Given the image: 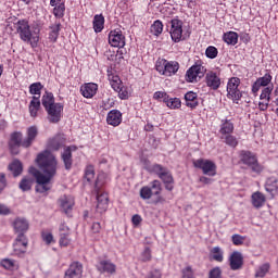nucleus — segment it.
<instances>
[{"label": "nucleus", "instance_id": "nucleus-56", "mask_svg": "<svg viewBox=\"0 0 278 278\" xmlns=\"http://www.w3.org/2000/svg\"><path fill=\"white\" fill-rule=\"evenodd\" d=\"M232 243L236 247H240L242 244H244V237L240 236V235H232Z\"/></svg>", "mask_w": 278, "mask_h": 278}, {"label": "nucleus", "instance_id": "nucleus-36", "mask_svg": "<svg viewBox=\"0 0 278 278\" xmlns=\"http://www.w3.org/2000/svg\"><path fill=\"white\" fill-rule=\"evenodd\" d=\"M223 38L227 45H232V46L238 45V34L235 31H229V33L224 34Z\"/></svg>", "mask_w": 278, "mask_h": 278}, {"label": "nucleus", "instance_id": "nucleus-55", "mask_svg": "<svg viewBox=\"0 0 278 278\" xmlns=\"http://www.w3.org/2000/svg\"><path fill=\"white\" fill-rule=\"evenodd\" d=\"M115 92H118L119 99H129V91H127V87H124L123 85L118 90H115Z\"/></svg>", "mask_w": 278, "mask_h": 278}, {"label": "nucleus", "instance_id": "nucleus-43", "mask_svg": "<svg viewBox=\"0 0 278 278\" xmlns=\"http://www.w3.org/2000/svg\"><path fill=\"white\" fill-rule=\"evenodd\" d=\"M270 270V264L265 263L258 267L256 270L255 277H266V274Z\"/></svg>", "mask_w": 278, "mask_h": 278}, {"label": "nucleus", "instance_id": "nucleus-40", "mask_svg": "<svg viewBox=\"0 0 278 278\" xmlns=\"http://www.w3.org/2000/svg\"><path fill=\"white\" fill-rule=\"evenodd\" d=\"M61 147L62 141L58 137L50 139L48 142V149H51V151H60Z\"/></svg>", "mask_w": 278, "mask_h": 278}, {"label": "nucleus", "instance_id": "nucleus-64", "mask_svg": "<svg viewBox=\"0 0 278 278\" xmlns=\"http://www.w3.org/2000/svg\"><path fill=\"white\" fill-rule=\"evenodd\" d=\"M91 229L93 233H99L101 231V224L100 223H93L91 226Z\"/></svg>", "mask_w": 278, "mask_h": 278}, {"label": "nucleus", "instance_id": "nucleus-9", "mask_svg": "<svg viewBox=\"0 0 278 278\" xmlns=\"http://www.w3.org/2000/svg\"><path fill=\"white\" fill-rule=\"evenodd\" d=\"M29 241L25 235H17L15 242L13 243V252L12 255L16 257H24L27 253V247Z\"/></svg>", "mask_w": 278, "mask_h": 278}, {"label": "nucleus", "instance_id": "nucleus-42", "mask_svg": "<svg viewBox=\"0 0 278 278\" xmlns=\"http://www.w3.org/2000/svg\"><path fill=\"white\" fill-rule=\"evenodd\" d=\"M64 12H66V7L64 5V3H60L53 9V14L56 18H63Z\"/></svg>", "mask_w": 278, "mask_h": 278}, {"label": "nucleus", "instance_id": "nucleus-23", "mask_svg": "<svg viewBox=\"0 0 278 278\" xmlns=\"http://www.w3.org/2000/svg\"><path fill=\"white\" fill-rule=\"evenodd\" d=\"M73 151H75V147H67L62 153L61 157L66 170H71L73 166Z\"/></svg>", "mask_w": 278, "mask_h": 278}, {"label": "nucleus", "instance_id": "nucleus-47", "mask_svg": "<svg viewBox=\"0 0 278 278\" xmlns=\"http://www.w3.org/2000/svg\"><path fill=\"white\" fill-rule=\"evenodd\" d=\"M151 248L147 247L140 254V262H151Z\"/></svg>", "mask_w": 278, "mask_h": 278}, {"label": "nucleus", "instance_id": "nucleus-7", "mask_svg": "<svg viewBox=\"0 0 278 278\" xmlns=\"http://www.w3.org/2000/svg\"><path fill=\"white\" fill-rule=\"evenodd\" d=\"M240 78L232 77L227 84V97L231 99L233 103H238L242 99V91H240Z\"/></svg>", "mask_w": 278, "mask_h": 278}, {"label": "nucleus", "instance_id": "nucleus-21", "mask_svg": "<svg viewBox=\"0 0 278 278\" xmlns=\"http://www.w3.org/2000/svg\"><path fill=\"white\" fill-rule=\"evenodd\" d=\"M38 136V127L36 126H30L27 129V137L22 141V147L24 149H29L30 144H34V140H36Z\"/></svg>", "mask_w": 278, "mask_h": 278}, {"label": "nucleus", "instance_id": "nucleus-41", "mask_svg": "<svg viewBox=\"0 0 278 278\" xmlns=\"http://www.w3.org/2000/svg\"><path fill=\"white\" fill-rule=\"evenodd\" d=\"M150 190L152 192V195L155 194L157 197V194L162 192V182H160V180H153L150 184Z\"/></svg>", "mask_w": 278, "mask_h": 278}, {"label": "nucleus", "instance_id": "nucleus-61", "mask_svg": "<svg viewBox=\"0 0 278 278\" xmlns=\"http://www.w3.org/2000/svg\"><path fill=\"white\" fill-rule=\"evenodd\" d=\"M5 186H8V182L5 180V174L0 173V193L5 189Z\"/></svg>", "mask_w": 278, "mask_h": 278}, {"label": "nucleus", "instance_id": "nucleus-45", "mask_svg": "<svg viewBox=\"0 0 278 278\" xmlns=\"http://www.w3.org/2000/svg\"><path fill=\"white\" fill-rule=\"evenodd\" d=\"M140 197L143 199V201H147L153 197V192L151 191V188L149 186L142 187L140 189Z\"/></svg>", "mask_w": 278, "mask_h": 278}, {"label": "nucleus", "instance_id": "nucleus-28", "mask_svg": "<svg viewBox=\"0 0 278 278\" xmlns=\"http://www.w3.org/2000/svg\"><path fill=\"white\" fill-rule=\"evenodd\" d=\"M185 101L187 108H191V110H194L199 105V101H197V93L193 91H188L185 94Z\"/></svg>", "mask_w": 278, "mask_h": 278}, {"label": "nucleus", "instance_id": "nucleus-24", "mask_svg": "<svg viewBox=\"0 0 278 278\" xmlns=\"http://www.w3.org/2000/svg\"><path fill=\"white\" fill-rule=\"evenodd\" d=\"M98 270L100 273H108V275H114L116 273V264L111 261H100Z\"/></svg>", "mask_w": 278, "mask_h": 278}, {"label": "nucleus", "instance_id": "nucleus-57", "mask_svg": "<svg viewBox=\"0 0 278 278\" xmlns=\"http://www.w3.org/2000/svg\"><path fill=\"white\" fill-rule=\"evenodd\" d=\"M70 235H64L61 233L60 235V245L61 247H68V244H71V239L68 238Z\"/></svg>", "mask_w": 278, "mask_h": 278}, {"label": "nucleus", "instance_id": "nucleus-51", "mask_svg": "<svg viewBox=\"0 0 278 278\" xmlns=\"http://www.w3.org/2000/svg\"><path fill=\"white\" fill-rule=\"evenodd\" d=\"M40 90H42V84L35 83L29 86L30 94H40Z\"/></svg>", "mask_w": 278, "mask_h": 278}, {"label": "nucleus", "instance_id": "nucleus-11", "mask_svg": "<svg viewBox=\"0 0 278 278\" xmlns=\"http://www.w3.org/2000/svg\"><path fill=\"white\" fill-rule=\"evenodd\" d=\"M170 37L174 42H181L184 36V22L177 17L170 21Z\"/></svg>", "mask_w": 278, "mask_h": 278}, {"label": "nucleus", "instance_id": "nucleus-33", "mask_svg": "<svg viewBox=\"0 0 278 278\" xmlns=\"http://www.w3.org/2000/svg\"><path fill=\"white\" fill-rule=\"evenodd\" d=\"M108 77L113 90H121V87L123 86V81L121 80V77L110 72L108 74Z\"/></svg>", "mask_w": 278, "mask_h": 278}, {"label": "nucleus", "instance_id": "nucleus-10", "mask_svg": "<svg viewBox=\"0 0 278 278\" xmlns=\"http://www.w3.org/2000/svg\"><path fill=\"white\" fill-rule=\"evenodd\" d=\"M205 66L201 64L192 65L186 73V81L189 84H194V81H199L201 77L205 76L206 73Z\"/></svg>", "mask_w": 278, "mask_h": 278}, {"label": "nucleus", "instance_id": "nucleus-8", "mask_svg": "<svg viewBox=\"0 0 278 278\" xmlns=\"http://www.w3.org/2000/svg\"><path fill=\"white\" fill-rule=\"evenodd\" d=\"M194 168H200L203 175L208 177L216 176V163L205 159H198L193 161Z\"/></svg>", "mask_w": 278, "mask_h": 278}, {"label": "nucleus", "instance_id": "nucleus-46", "mask_svg": "<svg viewBox=\"0 0 278 278\" xmlns=\"http://www.w3.org/2000/svg\"><path fill=\"white\" fill-rule=\"evenodd\" d=\"M205 55L210 60H214L218 56V49H216L214 46H210L206 48Z\"/></svg>", "mask_w": 278, "mask_h": 278}, {"label": "nucleus", "instance_id": "nucleus-50", "mask_svg": "<svg viewBox=\"0 0 278 278\" xmlns=\"http://www.w3.org/2000/svg\"><path fill=\"white\" fill-rule=\"evenodd\" d=\"M153 99H156V101H162L163 103H166V100L168 99V93L164 91H156L154 92Z\"/></svg>", "mask_w": 278, "mask_h": 278}, {"label": "nucleus", "instance_id": "nucleus-31", "mask_svg": "<svg viewBox=\"0 0 278 278\" xmlns=\"http://www.w3.org/2000/svg\"><path fill=\"white\" fill-rule=\"evenodd\" d=\"M38 110H40V97L35 96L29 103V114L33 118L38 116Z\"/></svg>", "mask_w": 278, "mask_h": 278}, {"label": "nucleus", "instance_id": "nucleus-2", "mask_svg": "<svg viewBox=\"0 0 278 278\" xmlns=\"http://www.w3.org/2000/svg\"><path fill=\"white\" fill-rule=\"evenodd\" d=\"M16 34H18L23 42H27L33 48L38 47L40 41V28H31L27 20H20L13 24Z\"/></svg>", "mask_w": 278, "mask_h": 278}, {"label": "nucleus", "instance_id": "nucleus-48", "mask_svg": "<svg viewBox=\"0 0 278 278\" xmlns=\"http://www.w3.org/2000/svg\"><path fill=\"white\" fill-rule=\"evenodd\" d=\"M85 179L91 181L94 179V166L89 165L85 169Z\"/></svg>", "mask_w": 278, "mask_h": 278}, {"label": "nucleus", "instance_id": "nucleus-12", "mask_svg": "<svg viewBox=\"0 0 278 278\" xmlns=\"http://www.w3.org/2000/svg\"><path fill=\"white\" fill-rule=\"evenodd\" d=\"M109 43L111 47L123 49L125 47V36L121 29L111 30L109 34Z\"/></svg>", "mask_w": 278, "mask_h": 278}, {"label": "nucleus", "instance_id": "nucleus-60", "mask_svg": "<svg viewBox=\"0 0 278 278\" xmlns=\"http://www.w3.org/2000/svg\"><path fill=\"white\" fill-rule=\"evenodd\" d=\"M268 103H270V100H261V102H258L261 112H266V110H268Z\"/></svg>", "mask_w": 278, "mask_h": 278}, {"label": "nucleus", "instance_id": "nucleus-19", "mask_svg": "<svg viewBox=\"0 0 278 278\" xmlns=\"http://www.w3.org/2000/svg\"><path fill=\"white\" fill-rule=\"evenodd\" d=\"M97 90H99V85L94 83H87L80 87V92L85 99H92L97 94Z\"/></svg>", "mask_w": 278, "mask_h": 278}, {"label": "nucleus", "instance_id": "nucleus-3", "mask_svg": "<svg viewBox=\"0 0 278 278\" xmlns=\"http://www.w3.org/2000/svg\"><path fill=\"white\" fill-rule=\"evenodd\" d=\"M41 105H43L48 116L49 123L55 124L62 118V111L64 105L62 103L55 102V98L49 91H46L41 98Z\"/></svg>", "mask_w": 278, "mask_h": 278}, {"label": "nucleus", "instance_id": "nucleus-1", "mask_svg": "<svg viewBox=\"0 0 278 278\" xmlns=\"http://www.w3.org/2000/svg\"><path fill=\"white\" fill-rule=\"evenodd\" d=\"M36 163L41 172L36 167H29L28 173L34 175L37 181L35 187L36 192L45 194V192L51 190V179L58 175V160L51 151L45 150L37 155Z\"/></svg>", "mask_w": 278, "mask_h": 278}, {"label": "nucleus", "instance_id": "nucleus-6", "mask_svg": "<svg viewBox=\"0 0 278 278\" xmlns=\"http://www.w3.org/2000/svg\"><path fill=\"white\" fill-rule=\"evenodd\" d=\"M240 162L242 164H245V166H249L251 168L252 173H256V175H260L264 170V166L257 162V156L253 154L251 151L243 150L239 153Z\"/></svg>", "mask_w": 278, "mask_h": 278}, {"label": "nucleus", "instance_id": "nucleus-27", "mask_svg": "<svg viewBox=\"0 0 278 278\" xmlns=\"http://www.w3.org/2000/svg\"><path fill=\"white\" fill-rule=\"evenodd\" d=\"M62 27V24L60 22L51 25L49 27L50 33H49V40L50 42H58V38L60 36V29Z\"/></svg>", "mask_w": 278, "mask_h": 278}, {"label": "nucleus", "instance_id": "nucleus-39", "mask_svg": "<svg viewBox=\"0 0 278 278\" xmlns=\"http://www.w3.org/2000/svg\"><path fill=\"white\" fill-rule=\"evenodd\" d=\"M162 31H164V24H162L160 20H156L151 26V34H153V36H160Z\"/></svg>", "mask_w": 278, "mask_h": 278}, {"label": "nucleus", "instance_id": "nucleus-4", "mask_svg": "<svg viewBox=\"0 0 278 278\" xmlns=\"http://www.w3.org/2000/svg\"><path fill=\"white\" fill-rule=\"evenodd\" d=\"M105 174L100 173L96 179L94 184V192L97 194V212L99 214H103V212L108 211V205H109V198L108 193L103 192L101 188L105 186Z\"/></svg>", "mask_w": 278, "mask_h": 278}, {"label": "nucleus", "instance_id": "nucleus-35", "mask_svg": "<svg viewBox=\"0 0 278 278\" xmlns=\"http://www.w3.org/2000/svg\"><path fill=\"white\" fill-rule=\"evenodd\" d=\"M222 140H224L225 144L228 147H231V149H236L238 147V138L233 135H224L220 137Z\"/></svg>", "mask_w": 278, "mask_h": 278}, {"label": "nucleus", "instance_id": "nucleus-25", "mask_svg": "<svg viewBox=\"0 0 278 278\" xmlns=\"http://www.w3.org/2000/svg\"><path fill=\"white\" fill-rule=\"evenodd\" d=\"M219 134L222 136L233 134V122L231 119H222Z\"/></svg>", "mask_w": 278, "mask_h": 278}, {"label": "nucleus", "instance_id": "nucleus-14", "mask_svg": "<svg viewBox=\"0 0 278 278\" xmlns=\"http://www.w3.org/2000/svg\"><path fill=\"white\" fill-rule=\"evenodd\" d=\"M84 275V266L79 262L72 263L65 271L64 278H81Z\"/></svg>", "mask_w": 278, "mask_h": 278}, {"label": "nucleus", "instance_id": "nucleus-34", "mask_svg": "<svg viewBox=\"0 0 278 278\" xmlns=\"http://www.w3.org/2000/svg\"><path fill=\"white\" fill-rule=\"evenodd\" d=\"M265 190L269 192L271 197H275L277 194V178H269L266 182Z\"/></svg>", "mask_w": 278, "mask_h": 278}, {"label": "nucleus", "instance_id": "nucleus-30", "mask_svg": "<svg viewBox=\"0 0 278 278\" xmlns=\"http://www.w3.org/2000/svg\"><path fill=\"white\" fill-rule=\"evenodd\" d=\"M9 170L12 173L13 177H18L23 174V163L18 160H14L9 165Z\"/></svg>", "mask_w": 278, "mask_h": 278}, {"label": "nucleus", "instance_id": "nucleus-16", "mask_svg": "<svg viewBox=\"0 0 278 278\" xmlns=\"http://www.w3.org/2000/svg\"><path fill=\"white\" fill-rule=\"evenodd\" d=\"M59 205L63 210L64 214H71L75 206V198H73V195H62L59 199Z\"/></svg>", "mask_w": 278, "mask_h": 278}, {"label": "nucleus", "instance_id": "nucleus-38", "mask_svg": "<svg viewBox=\"0 0 278 278\" xmlns=\"http://www.w3.org/2000/svg\"><path fill=\"white\" fill-rule=\"evenodd\" d=\"M33 184H34V178L24 177L20 182V190H23V192H27V190H31Z\"/></svg>", "mask_w": 278, "mask_h": 278}, {"label": "nucleus", "instance_id": "nucleus-49", "mask_svg": "<svg viewBox=\"0 0 278 278\" xmlns=\"http://www.w3.org/2000/svg\"><path fill=\"white\" fill-rule=\"evenodd\" d=\"M273 93V87H265L260 96L261 100L270 101V94Z\"/></svg>", "mask_w": 278, "mask_h": 278}, {"label": "nucleus", "instance_id": "nucleus-29", "mask_svg": "<svg viewBox=\"0 0 278 278\" xmlns=\"http://www.w3.org/2000/svg\"><path fill=\"white\" fill-rule=\"evenodd\" d=\"M105 25V17L102 14H97L93 17V29L96 34H101L103 31V27Z\"/></svg>", "mask_w": 278, "mask_h": 278}, {"label": "nucleus", "instance_id": "nucleus-53", "mask_svg": "<svg viewBox=\"0 0 278 278\" xmlns=\"http://www.w3.org/2000/svg\"><path fill=\"white\" fill-rule=\"evenodd\" d=\"M223 277V270L220 267H215L210 270L208 278H222Z\"/></svg>", "mask_w": 278, "mask_h": 278}, {"label": "nucleus", "instance_id": "nucleus-15", "mask_svg": "<svg viewBox=\"0 0 278 278\" xmlns=\"http://www.w3.org/2000/svg\"><path fill=\"white\" fill-rule=\"evenodd\" d=\"M13 228L18 236H25L29 229V222L23 217H17L13 222Z\"/></svg>", "mask_w": 278, "mask_h": 278}, {"label": "nucleus", "instance_id": "nucleus-54", "mask_svg": "<svg viewBox=\"0 0 278 278\" xmlns=\"http://www.w3.org/2000/svg\"><path fill=\"white\" fill-rule=\"evenodd\" d=\"M151 170H152V173H155L159 177H161V175L164 174L165 170H167V169L164 168V166H162L160 164H154L151 166Z\"/></svg>", "mask_w": 278, "mask_h": 278}, {"label": "nucleus", "instance_id": "nucleus-44", "mask_svg": "<svg viewBox=\"0 0 278 278\" xmlns=\"http://www.w3.org/2000/svg\"><path fill=\"white\" fill-rule=\"evenodd\" d=\"M211 253H213V260L215 262H223V250L219 247H215L212 249Z\"/></svg>", "mask_w": 278, "mask_h": 278}, {"label": "nucleus", "instance_id": "nucleus-26", "mask_svg": "<svg viewBox=\"0 0 278 278\" xmlns=\"http://www.w3.org/2000/svg\"><path fill=\"white\" fill-rule=\"evenodd\" d=\"M266 203V195L264 193L256 191L252 194V205L260 208Z\"/></svg>", "mask_w": 278, "mask_h": 278}, {"label": "nucleus", "instance_id": "nucleus-5", "mask_svg": "<svg viewBox=\"0 0 278 278\" xmlns=\"http://www.w3.org/2000/svg\"><path fill=\"white\" fill-rule=\"evenodd\" d=\"M157 73L165 75V77H173L179 71V63L177 61H167L166 59H159L155 64Z\"/></svg>", "mask_w": 278, "mask_h": 278}, {"label": "nucleus", "instance_id": "nucleus-52", "mask_svg": "<svg viewBox=\"0 0 278 278\" xmlns=\"http://www.w3.org/2000/svg\"><path fill=\"white\" fill-rule=\"evenodd\" d=\"M1 266L5 268L7 270H11V268H14L15 262L14 260L4 258L1 261Z\"/></svg>", "mask_w": 278, "mask_h": 278}, {"label": "nucleus", "instance_id": "nucleus-17", "mask_svg": "<svg viewBox=\"0 0 278 278\" xmlns=\"http://www.w3.org/2000/svg\"><path fill=\"white\" fill-rule=\"evenodd\" d=\"M9 147H10L11 153H13V155H18V147H23V134L13 132L11 135V140L9 142Z\"/></svg>", "mask_w": 278, "mask_h": 278}, {"label": "nucleus", "instance_id": "nucleus-13", "mask_svg": "<svg viewBox=\"0 0 278 278\" xmlns=\"http://www.w3.org/2000/svg\"><path fill=\"white\" fill-rule=\"evenodd\" d=\"M230 270H240L244 266V256L239 251H235L229 256Z\"/></svg>", "mask_w": 278, "mask_h": 278}, {"label": "nucleus", "instance_id": "nucleus-20", "mask_svg": "<svg viewBox=\"0 0 278 278\" xmlns=\"http://www.w3.org/2000/svg\"><path fill=\"white\" fill-rule=\"evenodd\" d=\"M205 81L206 86L211 88V90H218V88H220V77H218L214 72L206 73Z\"/></svg>", "mask_w": 278, "mask_h": 278}, {"label": "nucleus", "instance_id": "nucleus-22", "mask_svg": "<svg viewBox=\"0 0 278 278\" xmlns=\"http://www.w3.org/2000/svg\"><path fill=\"white\" fill-rule=\"evenodd\" d=\"M273 81V76L270 74H265L263 77H260L253 85H252V92L257 94L260 92V88L268 86Z\"/></svg>", "mask_w": 278, "mask_h": 278}, {"label": "nucleus", "instance_id": "nucleus-59", "mask_svg": "<svg viewBox=\"0 0 278 278\" xmlns=\"http://www.w3.org/2000/svg\"><path fill=\"white\" fill-rule=\"evenodd\" d=\"M10 214H12V211L10 210V207H8V205L5 204L0 203V216H8Z\"/></svg>", "mask_w": 278, "mask_h": 278}, {"label": "nucleus", "instance_id": "nucleus-63", "mask_svg": "<svg viewBox=\"0 0 278 278\" xmlns=\"http://www.w3.org/2000/svg\"><path fill=\"white\" fill-rule=\"evenodd\" d=\"M132 225H135V227H138V225H140V223H142V217L138 214L134 215L131 218Z\"/></svg>", "mask_w": 278, "mask_h": 278}, {"label": "nucleus", "instance_id": "nucleus-62", "mask_svg": "<svg viewBox=\"0 0 278 278\" xmlns=\"http://www.w3.org/2000/svg\"><path fill=\"white\" fill-rule=\"evenodd\" d=\"M42 240L46 242V244H51L53 242V235L51 233H42Z\"/></svg>", "mask_w": 278, "mask_h": 278}, {"label": "nucleus", "instance_id": "nucleus-37", "mask_svg": "<svg viewBox=\"0 0 278 278\" xmlns=\"http://www.w3.org/2000/svg\"><path fill=\"white\" fill-rule=\"evenodd\" d=\"M165 103L170 110H179L181 108V100H179V98L167 97Z\"/></svg>", "mask_w": 278, "mask_h": 278}, {"label": "nucleus", "instance_id": "nucleus-18", "mask_svg": "<svg viewBox=\"0 0 278 278\" xmlns=\"http://www.w3.org/2000/svg\"><path fill=\"white\" fill-rule=\"evenodd\" d=\"M106 123L112 125V127H118L123 123V113L118 110L110 111L106 116Z\"/></svg>", "mask_w": 278, "mask_h": 278}, {"label": "nucleus", "instance_id": "nucleus-58", "mask_svg": "<svg viewBox=\"0 0 278 278\" xmlns=\"http://www.w3.org/2000/svg\"><path fill=\"white\" fill-rule=\"evenodd\" d=\"M60 235L64 233V236H71V228L66 226L65 223H62L59 227Z\"/></svg>", "mask_w": 278, "mask_h": 278}, {"label": "nucleus", "instance_id": "nucleus-32", "mask_svg": "<svg viewBox=\"0 0 278 278\" xmlns=\"http://www.w3.org/2000/svg\"><path fill=\"white\" fill-rule=\"evenodd\" d=\"M160 179H162V181L165 184V188L166 190H168L169 192L173 190L174 186H173V175L168 173V169H165L163 174H161V176H159Z\"/></svg>", "mask_w": 278, "mask_h": 278}]
</instances>
